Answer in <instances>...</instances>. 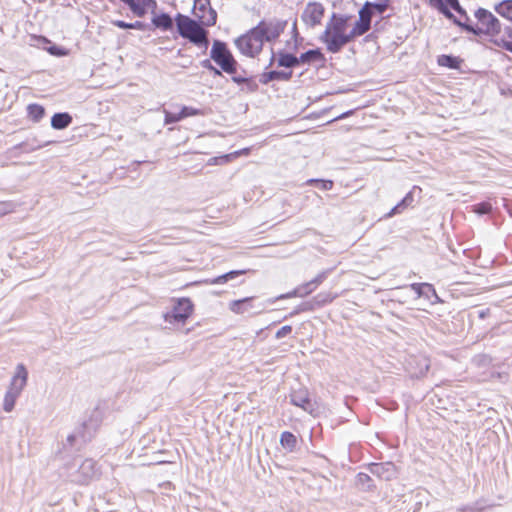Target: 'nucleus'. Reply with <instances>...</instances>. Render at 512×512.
I'll return each instance as SVG.
<instances>
[{"label": "nucleus", "mask_w": 512, "mask_h": 512, "mask_svg": "<svg viewBox=\"0 0 512 512\" xmlns=\"http://www.w3.org/2000/svg\"><path fill=\"white\" fill-rule=\"evenodd\" d=\"M280 444L288 452H293L297 445V438L291 432L284 431L280 436Z\"/></svg>", "instance_id": "obj_18"}, {"label": "nucleus", "mask_w": 512, "mask_h": 512, "mask_svg": "<svg viewBox=\"0 0 512 512\" xmlns=\"http://www.w3.org/2000/svg\"><path fill=\"white\" fill-rule=\"evenodd\" d=\"M507 49L512 52V44L507 45Z\"/></svg>", "instance_id": "obj_50"}, {"label": "nucleus", "mask_w": 512, "mask_h": 512, "mask_svg": "<svg viewBox=\"0 0 512 512\" xmlns=\"http://www.w3.org/2000/svg\"><path fill=\"white\" fill-rule=\"evenodd\" d=\"M14 205L11 202H0V217L13 211Z\"/></svg>", "instance_id": "obj_36"}, {"label": "nucleus", "mask_w": 512, "mask_h": 512, "mask_svg": "<svg viewBox=\"0 0 512 512\" xmlns=\"http://www.w3.org/2000/svg\"><path fill=\"white\" fill-rule=\"evenodd\" d=\"M402 210H404L402 204L398 203L394 208L391 209V211L386 216L392 217L395 214L401 213Z\"/></svg>", "instance_id": "obj_42"}, {"label": "nucleus", "mask_w": 512, "mask_h": 512, "mask_svg": "<svg viewBox=\"0 0 512 512\" xmlns=\"http://www.w3.org/2000/svg\"><path fill=\"white\" fill-rule=\"evenodd\" d=\"M28 381V371L23 364H18L7 386L3 398V410L10 413L14 410L17 399L25 389Z\"/></svg>", "instance_id": "obj_2"}, {"label": "nucleus", "mask_w": 512, "mask_h": 512, "mask_svg": "<svg viewBox=\"0 0 512 512\" xmlns=\"http://www.w3.org/2000/svg\"><path fill=\"white\" fill-rule=\"evenodd\" d=\"M112 24L121 29H130V23L124 22L122 20L112 21Z\"/></svg>", "instance_id": "obj_43"}, {"label": "nucleus", "mask_w": 512, "mask_h": 512, "mask_svg": "<svg viewBox=\"0 0 512 512\" xmlns=\"http://www.w3.org/2000/svg\"><path fill=\"white\" fill-rule=\"evenodd\" d=\"M411 288H412V290H414L417 293V295L419 297L423 295L424 288L435 293V290L433 289L432 285L427 284V283H414L411 285Z\"/></svg>", "instance_id": "obj_30"}, {"label": "nucleus", "mask_w": 512, "mask_h": 512, "mask_svg": "<svg viewBox=\"0 0 512 512\" xmlns=\"http://www.w3.org/2000/svg\"><path fill=\"white\" fill-rule=\"evenodd\" d=\"M496 11L512 22V0H505L496 6Z\"/></svg>", "instance_id": "obj_21"}, {"label": "nucleus", "mask_w": 512, "mask_h": 512, "mask_svg": "<svg viewBox=\"0 0 512 512\" xmlns=\"http://www.w3.org/2000/svg\"><path fill=\"white\" fill-rule=\"evenodd\" d=\"M325 8L319 2H309L306 4L302 14L301 20L310 28H314L321 24L324 17Z\"/></svg>", "instance_id": "obj_9"}, {"label": "nucleus", "mask_w": 512, "mask_h": 512, "mask_svg": "<svg viewBox=\"0 0 512 512\" xmlns=\"http://www.w3.org/2000/svg\"><path fill=\"white\" fill-rule=\"evenodd\" d=\"M429 4L431 7L438 9L449 19L453 18V14L450 12L447 5L453 8L455 11L462 13V8L459 5L458 0H429Z\"/></svg>", "instance_id": "obj_14"}, {"label": "nucleus", "mask_w": 512, "mask_h": 512, "mask_svg": "<svg viewBox=\"0 0 512 512\" xmlns=\"http://www.w3.org/2000/svg\"><path fill=\"white\" fill-rule=\"evenodd\" d=\"M370 472L379 479L389 481L396 476V467L390 462L374 463L370 465Z\"/></svg>", "instance_id": "obj_13"}, {"label": "nucleus", "mask_w": 512, "mask_h": 512, "mask_svg": "<svg viewBox=\"0 0 512 512\" xmlns=\"http://www.w3.org/2000/svg\"><path fill=\"white\" fill-rule=\"evenodd\" d=\"M335 297H336V295H333L330 292H323V293H319L315 297V300L318 304L324 305V304L332 302Z\"/></svg>", "instance_id": "obj_28"}, {"label": "nucleus", "mask_w": 512, "mask_h": 512, "mask_svg": "<svg viewBox=\"0 0 512 512\" xmlns=\"http://www.w3.org/2000/svg\"><path fill=\"white\" fill-rule=\"evenodd\" d=\"M72 122V117L68 113H56L51 119V126L54 129H65Z\"/></svg>", "instance_id": "obj_17"}, {"label": "nucleus", "mask_w": 512, "mask_h": 512, "mask_svg": "<svg viewBox=\"0 0 512 512\" xmlns=\"http://www.w3.org/2000/svg\"><path fill=\"white\" fill-rule=\"evenodd\" d=\"M438 63L441 66H447L450 68H457L458 66V59L452 56L442 55L438 59Z\"/></svg>", "instance_id": "obj_26"}, {"label": "nucleus", "mask_w": 512, "mask_h": 512, "mask_svg": "<svg viewBox=\"0 0 512 512\" xmlns=\"http://www.w3.org/2000/svg\"><path fill=\"white\" fill-rule=\"evenodd\" d=\"M232 80L237 84H242L247 82L248 79L242 76L234 75L232 76Z\"/></svg>", "instance_id": "obj_44"}, {"label": "nucleus", "mask_w": 512, "mask_h": 512, "mask_svg": "<svg viewBox=\"0 0 512 512\" xmlns=\"http://www.w3.org/2000/svg\"><path fill=\"white\" fill-rule=\"evenodd\" d=\"M291 332H292V327H291L290 325H285V326L281 327V328L276 332L275 337H276L277 339H281V338H284V337H286L287 335H289Z\"/></svg>", "instance_id": "obj_37"}, {"label": "nucleus", "mask_w": 512, "mask_h": 512, "mask_svg": "<svg viewBox=\"0 0 512 512\" xmlns=\"http://www.w3.org/2000/svg\"><path fill=\"white\" fill-rule=\"evenodd\" d=\"M142 28H143V23L140 21L130 23V29H142Z\"/></svg>", "instance_id": "obj_45"}, {"label": "nucleus", "mask_w": 512, "mask_h": 512, "mask_svg": "<svg viewBox=\"0 0 512 512\" xmlns=\"http://www.w3.org/2000/svg\"><path fill=\"white\" fill-rule=\"evenodd\" d=\"M280 74H282V73L277 72V71H272L269 73V78L270 79H278V78H280Z\"/></svg>", "instance_id": "obj_47"}, {"label": "nucleus", "mask_w": 512, "mask_h": 512, "mask_svg": "<svg viewBox=\"0 0 512 512\" xmlns=\"http://www.w3.org/2000/svg\"><path fill=\"white\" fill-rule=\"evenodd\" d=\"M96 463L92 459H85L78 466V473L65 474V479L76 484H87L96 476Z\"/></svg>", "instance_id": "obj_7"}, {"label": "nucleus", "mask_w": 512, "mask_h": 512, "mask_svg": "<svg viewBox=\"0 0 512 512\" xmlns=\"http://www.w3.org/2000/svg\"><path fill=\"white\" fill-rule=\"evenodd\" d=\"M182 120L180 112L178 114H173L165 111V124L176 123Z\"/></svg>", "instance_id": "obj_35"}, {"label": "nucleus", "mask_w": 512, "mask_h": 512, "mask_svg": "<svg viewBox=\"0 0 512 512\" xmlns=\"http://www.w3.org/2000/svg\"><path fill=\"white\" fill-rule=\"evenodd\" d=\"M320 55H321L320 52L317 50H309V51L301 54V56L298 58L299 64L300 63H310L312 61H315L320 57Z\"/></svg>", "instance_id": "obj_25"}, {"label": "nucleus", "mask_w": 512, "mask_h": 512, "mask_svg": "<svg viewBox=\"0 0 512 512\" xmlns=\"http://www.w3.org/2000/svg\"><path fill=\"white\" fill-rule=\"evenodd\" d=\"M299 64V60L292 54L281 53L278 58V66L281 67H294Z\"/></svg>", "instance_id": "obj_20"}, {"label": "nucleus", "mask_w": 512, "mask_h": 512, "mask_svg": "<svg viewBox=\"0 0 512 512\" xmlns=\"http://www.w3.org/2000/svg\"><path fill=\"white\" fill-rule=\"evenodd\" d=\"M193 312V304L188 298L177 301L172 311L165 315V321L170 324H184Z\"/></svg>", "instance_id": "obj_8"}, {"label": "nucleus", "mask_w": 512, "mask_h": 512, "mask_svg": "<svg viewBox=\"0 0 512 512\" xmlns=\"http://www.w3.org/2000/svg\"><path fill=\"white\" fill-rule=\"evenodd\" d=\"M312 291H314V288L306 287V283L303 285L298 286L293 291L288 292L286 294H282L277 297V299H288L292 297H305L309 295Z\"/></svg>", "instance_id": "obj_19"}, {"label": "nucleus", "mask_w": 512, "mask_h": 512, "mask_svg": "<svg viewBox=\"0 0 512 512\" xmlns=\"http://www.w3.org/2000/svg\"><path fill=\"white\" fill-rule=\"evenodd\" d=\"M68 471L70 473H78V466L76 464L67 463L61 468L60 475L65 479V474Z\"/></svg>", "instance_id": "obj_34"}, {"label": "nucleus", "mask_w": 512, "mask_h": 512, "mask_svg": "<svg viewBox=\"0 0 512 512\" xmlns=\"http://www.w3.org/2000/svg\"><path fill=\"white\" fill-rule=\"evenodd\" d=\"M210 57L225 71L229 74L236 73V61L233 58L226 45L221 41H214Z\"/></svg>", "instance_id": "obj_6"}, {"label": "nucleus", "mask_w": 512, "mask_h": 512, "mask_svg": "<svg viewBox=\"0 0 512 512\" xmlns=\"http://www.w3.org/2000/svg\"><path fill=\"white\" fill-rule=\"evenodd\" d=\"M326 276H327L326 272H321L314 279H312L311 281L307 282L306 283V287H311V288H314V290H315L316 287L318 285H320L324 281Z\"/></svg>", "instance_id": "obj_32"}, {"label": "nucleus", "mask_w": 512, "mask_h": 512, "mask_svg": "<svg viewBox=\"0 0 512 512\" xmlns=\"http://www.w3.org/2000/svg\"><path fill=\"white\" fill-rule=\"evenodd\" d=\"M253 297H247L243 299L233 300L229 303L228 307L231 312L243 315L246 313H252L253 315L261 313L263 310L262 306H255L252 303Z\"/></svg>", "instance_id": "obj_12"}, {"label": "nucleus", "mask_w": 512, "mask_h": 512, "mask_svg": "<svg viewBox=\"0 0 512 512\" xmlns=\"http://www.w3.org/2000/svg\"><path fill=\"white\" fill-rule=\"evenodd\" d=\"M414 201V198H413V193L412 192H409L403 199L402 201L400 202V204H402V207L403 209L409 207L410 205H412Z\"/></svg>", "instance_id": "obj_40"}, {"label": "nucleus", "mask_w": 512, "mask_h": 512, "mask_svg": "<svg viewBox=\"0 0 512 512\" xmlns=\"http://www.w3.org/2000/svg\"><path fill=\"white\" fill-rule=\"evenodd\" d=\"M363 8H367V16L371 19V16L375 13L381 15L386 9V3H370L367 2Z\"/></svg>", "instance_id": "obj_22"}, {"label": "nucleus", "mask_w": 512, "mask_h": 512, "mask_svg": "<svg viewBox=\"0 0 512 512\" xmlns=\"http://www.w3.org/2000/svg\"><path fill=\"white\" fill-rule=\"evenodd\" d=\"M154 24L159 27L169 28L172 22L169 16L162 15L161 17L154 20Z\"/></svg>", "instance_id": "obj_33"}, {"label": "nucleus", "mask_w": 512, "mask_h": 512, "mask_svg": "<svg viewBox=\"0 0 512 512\" xmlns=\"http://www.w3.org/2000/svg\"><path fill=\"white\" fill-rule=\"evenodd\" d=\"M235 44L243 55L255 57L262 50L264 40L257 27L236 39Z\"/></svg>", "instance_id": "obj_5"}, {"label": "nucleus", "mask_w": 512, "mask_h": 512, "mask_svg": "<svg viewBox=\"0 0 512 512\" xmlns=\"http://www.w3.org/2000/svg\"><path fill=\"white\" fill-rule=\"evenodd\" d=\"M307 184H318L319 187L323 190H331L333 187V181L331 180L310 179L307 181Z\"/></svg>", "instance_id": "obj_29"}, {"label": "nucleus", "mask_w": 512, "mask_h": 512, "mask_svg": "<svg viewBox=\"0 0 512 512\" xmlns=\"http://www.w3.org/2000/svg\"><path fill=\"white\" fill-rule=\"evenodd\" d=\"M491 209L492 206L488 202L479 203L473 207V211L477 214H487Z\"/></svg>", "instance_id": "obj_31"}, {"label": "nucleus", "mask_w": 512, "mask_h": 512, "mask_svg": "<svg viewBox=\"0 0 512 512\" xmlns=\"http://www.w3.org/2000/svg\"><path fill=\"white\" fill-rule=\"evenodd\" d=\"M178 29L183 37L188 38L200 47L204 46L207 48V32L195 20L188 17L180 18L178 20Z\"/></svg>", "instance_id": "obj_3"}, {"label": "nucleus", "mask_w": 512, "mask_h": 512, "mask_svg": "<svg viewBox=\"0 0 512 512\" xmlns=\"http://www.w3.org/2000/svg\"><path fill=\"white\" fill-rule=\"evenodd\" d=\"M422 362L424 363V367L421 368V370L419 371V374H421V375L424 374L428 370V368H429V363H428L427 359L423 358Z\"/></svg>", "instance_id": "obj_46"}, {"label": "nucleus", "mask_w": 512, "mask_h": 512, "mask_svg": "<svg viewBox=\"0 0 512 512\" xmlns=\"http://www.w3.org/2000/svg\"><path fill=\"white\" fill-rule=\"evenodd\" d=\"M454 23H457L458 25L460 26H463V24L461 22H457V20H454ZM467 25H464V27L466 28Z\"/></svg>", "instance_id": "obj_49"}, {"label": "nucleus", "mask_w": 512, "mask_h": 512, "mask_svg": "<svg viewBox=\"0 0 512 512\" xmlns=\"http://www.w3.org/2000/svg\"><path fill=\"white\" fill-rule=\"evenodd\" d=\"M321 39L325 42L328 51L336 53L352 39V35L347 31V22L334 14L326 25Z\"/></svg>", "instance_id": "obj_1"}, {"label": "nucleus", "mask_w": 512, "mask_h": 512, "mask_svg": "<svg viewBox=\"0 0 512 512\" xmlns=\"http://www.w3.org/2000/svg\"><path fill=\"white\" fill-rule=\"evenodd\" d=\"M291 402L293 405L301 407L305 411H309L311 403L306 389H299L291 393Z\"/></svg>", "instance_id": "obj_15"}, {"label": "nucleus", "mask_w": 512, "mask_h": 512, "mask_svg": "<svg viewBox=\"0 0 512 512\" xmlns=\"http://www.w3.org/2000/svg\"><path fill=\"white\" fill-rule=\"evenodd\" d=\"M27 109L29 117L34 121H39L45 114L44 108L38 104H30Z\"/></svg>", "instance_id": "obj_23"}, {"label": "nucleus", "mask_w": 512, "mask_h": 512, "mask_svg": "<svg viewBox=\"0 0 512 512\" xmlns=\"http://www.w3.org/2000/svg\"><path fill=\"white\" fill-rule=\"evenodd\" d=\"M201 65H202L204 68H206V69H208V70L212 71V72L214 73V75H221L220 70H218L217 68H215V67L211 64L210 60H203V61L201 62Z\"/></svg>", "instance_id": "obj_41"}, {"label": "nucleus", "mask_w": 512, "mask_h": 512, "mask_svg": "<svg viewBox=\"0 0 512 512\" xmlns=\"http://www.w3.org/2000/svg\"><path fill=\"white\" fill-rule=\"evenodd\" d=\"M282 74H280V78H283V79H289L292 75L291 72H288V73H284V72H281Z\"/></svg>", "instance_id": "obj_48"}, {"label": "nucleus", "mask_w": 512, "mask_h": 512, "mask_svg": "<svg viewBox=\"0 0 512 512\" xmlns=\"http://www.w3.org/2000/svg\"><path fill=\"white\" fill-rule=\"evenodd\" d=\"M193 14L205 26L216 23V12L210 6V0H195Z\"/></svg>", "instance_id": "obj_10"}, {"label": "nucleus", "mask_w": 512, "mask_h": 512, "mask_svg": "<svg viewBox=\"0 0 512 512\" xmlns=\"http://www.w3.org/2000/svg\"><path fill=\"white\" fill-rule=\"evenodd\" d=\"M475 16L477 18L476 28L471 25H467L466 30L475 34L485 33L489 35H497L500 33L501 24L491 12L485 9H478Z\"/></svg>", "instance_id": "obj_4"}, {"label": "nucleus", "mask_w": 512, "mask_h": 512, "mask_svg": "<svg viewBox=\"0 0 512 512\" xmlns=\"http://www.w3.org/2000/svg\"><path fill=\"white\" fill-rule=\"evenodd\" d=\"M198 114V111L191 107H183L180 111L181 118H185L188 116L196 115Z\"/></svg>", "instance_id": "obj_38"}, {"label": "nucleus", "mask_w": 512, "mask_h": 512, "mask_svg": "<svg viewBox=\"0 0 512 512\" xmlns=\"http://www.w3.org/2000/svg\"><path fill=\"white\" fill-rule=\"evenodd\" d=\"M244 273V271H230L226 274H223L221 276H218L217 278H215L213 280V283H216V284H222V283H225L231 279H234L235 277H237L238 275Z\"/></svg>", "instance_id": "obj_27"}, {"label": "nucleus", "mask_w": 512, "mask_h": 512, "mask_svg": "<svg viewBox=\"0 0 512 512\" xmlns=\"http://www.w3.org/2000/svg\"><path fill=\"white\" fill-rule=\"evenodd\" d=\"M356 479L357 485L363 490H370L374 486L371 477L366 473H359Z\"/></svg>", "instance_id": "obj_24"}, {"label": "nucleus", "mask_w": 512, "mask_h": 512, "mask_svg": "<svg viewBox=\"0 0 512 512\" xmlns=\"http://www.w3.org/2000/svg\"><path fill=\"white\" fill-rule=\"evenodd\" d=\"M286 22L270 21L260 22L256 27L264 41L270 42L280 36L285 28Z\"/></svg>", "instance_id": "obj_11"}, {"label": "nucleus", "mask_w": 512, "mask_h": 512, "mask_svg": "<svg viewBox=\"0 0 512 512\" xmlns=\"http://www.w3.org/2000/svg\"><path fill=\"white\" fill-rule=\"evenodd\" d=\"M76 442H77L76 434H69L66 438V441L64 442V447L72 448L76 445Z\"/></svg>", "instance_id": "obj_39"}, {"label": "nucleus", "mask_w": 512, "mask_h": 512, "mask_svg": "<svg viewBox=\"0 0 512 512\" xmlns=\"http://www.w3.org/2000/svg\"><path fill=\"white\" fill-rule=\"evenodd\" d=\"M367 8H362L359 15L360 20L356 23L355 27L350 31L352 39L357 35H362L370 28L371 19L367 16Z\"/></svg>", "instance_id": "obj_16"}]
</instances>
